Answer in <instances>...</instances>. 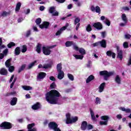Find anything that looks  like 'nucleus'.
<instances>
[{"label":"nucleus","mask_w":131,"mask_h":131,"mask_svg":"<svg viewBox=\"0 0 131 131\" xmlns=\"http://www.w3.org/2000/svg\"><path fill=\"white\" fill-rule=\"evenodd\" d=\"M59 97H61V94L56 90H52L46 94V101L52 105L58 104Z\"/></svg>","instance_id":"obj_1"},{"label":"nucleus","mask_w":131,"mask_h":131,"mask_svg":"<svg viewBox=\"0 0 131 131\" xmlns=\"http://www.w3.org/2000/svg\"><path fill=\"white\" fill-rule=\"evenodd\" d=\"M77 121H78V117L75 116L71 118V115L68 113L66 114V121L67 124H72V123H75Z\"/></svg>","instance_id":"obj_2"},{"label":"nucleus","mask_w":131,"mask_h":131,"mask_svg":"<svg viewBox=\"0 0 131 131\" xmlns=\"http://www.w3.org/2000/svg\"><path fill=\"white\" fill-rule=\"evenodd\" d=\"M55 47H56V45L42 47V51L43 54L45 56H50V55H51V53H52V50H51V49H54V48H55Z\"/></svg>","instance_id":"obj_3"},{"label":"nucleus","mask_w":131,"mask_h":131,"mask_svg":"<svg viewBox=\"0 0 131 131\" xmlns=\"http://www.w3.org/2000/svg\"><path fill=\"white\" fill-rule=\"evenodd\" d=\"M99 75L101 76H103V78L104 80H108V78H109L110 76H112V75H114V72H109L106 70L102 71L99 72Z\"/></svg>","instance_id":"obj_4"},{"label":"nucleus","mask_w":131,"mask_h":131,"mask_svg":"<svg viewBox=\"0 0 131 131\" xmlns=\"http://www.w3.org/2000/svg\"><path fill=\"white\" fill-rule=\"evenodd\" d=\"M48 127L54 131H61V129L58 127V124L55 122H50L48 124Z\"/></svg>","instance_id":"obj_5"},{"label":"nucleus","mask_w":131,"mask_h":131,"mask_svg":"<svg viewBox=\"0 0 131 131\" xmlns=\"http://www.w3.org/2000/svg\"><path fill=\"white\" fill-rule=\"evenodd\" d=\"M2 129H11L13 127L12 123L8 122H3L0 125Z\"/></svg>","instance_id":"obj_6"},{"label":"nucleus","mask_w":131,"mask_h":131,"mask_svg":"<svg viewBox=\"0 0 131 131\" xmlns=\"http://www.w3.org/2000/svg\"><path fill=\"white\" fill-rule=\"evenodd\" d=\"M116 49L117 53V58L122 61V59H123V51H122V50L120 49L118 46H117Z\"/></svg>","instance_id":"obj_7"},{"label":"nucleus","mask_w":131,"mask_h":131,"mask_svg":"<svg viewBox=\"0 0 131 131\" xmlns=\"http://www.w3.org/2000/svg\"><path fill=\"white\" fill-rule=\"evenodd\" d=\"M74 50H75L76 52H79V53L82 55L84 56V55H85L86 54V52H85V50L82 48H78L76 45L74 46Z\"/></svg>","instance_id":"obj_8"},{"label":"nucleus","mask_w":131,"mask_h":131,"mask_svg":"<svg viewBox=\"0 0 131 131\" xmlns=\"http://www.w3.org/2000/svg\"><path fill=\"white\" fill-rule=\"evenodd\" d=\"M93 27L97 29V30H102L103 29V25L101 22L95 23L93 24Z\"/></svg>","instance_id":"obj_9"},{"label":"nucleus","mask_w":131,"mask_h":131,"mask_svg":"<svg viewBox=\"0 0 131 131\" xmlns=\"http://www.w3.org/2000/svg\"><path fill=\"white\" fill-rule=\"evenodd\" d=\"M91 10L92 12H96V13H97L98 14H101V8L100 7L97 6L95 8V6H92L91 7Z\"/></svg>","instance_id":"obj_10"},{"label":"nucleus","mask_w":131,"mask_h":131,"mask_svg":"<svg viewBox=\"0 0 131 131\" xmlns=\"http://www.w3.org/2000/svg\"><path fill=\"white\" fill-rule=\"evenodd\" d=\"M39 28H41V29H43V28H45L46 29H48L49 28V26H50V22L49 21H44L43 23V24L39 25Z\"/></svg>","instance_id":"obj_11"},{"label":"nucleus","mask_w":131,"mask_h":131,"mask_svg":"<svg viewBox=\"0 0 131 131\" xmlns=\"http://www.w3.org/2000/svg\"><path fill=\"white\" fill-rule=\"evenodd\" d=\"M47 76V73L45 72H40L38 73V75L37 76V79H43L45 77Z\"/></svg>","instance_id":"obj_12"},{"label":"nucleus","mask_w":131,"mask_h":131,"mask_svg":"<svg viewBox=\"0 0 131 131\" xmlns=\"http://www.w3.org/2000/svg\"><path fill=\"white\" fill-rule=\"evenodd\" d=\"M99 46L103 49L107 48V42L105 39H102L101 41H99Z\"/></svg>","instance_id":"obj_13"},{"label":"nucleus","mask_w":131,"mask_h":131,"mask_svg":"<svg viewBox=\"0 0 131 131\" xmlns=\"http://www.w3.org/2000/svg\"><path fill=\"white\" fill-rule=\"evenodd\" d=\"M87 127H88V122L85 121H83V122H82V123L81 125V130H85Z\"/></svg>","instance_id":"obj_14"},{"label":"nucleus","mask_w":131,"mask_h":131,"mask_svg":"<svg viewBox=\"0 0 131 131\" xmlns=\"http://www.w3.org/2000/svg\"><path fill=\"white\" fill-rule=\"evenodd\" d=\"M106 55L108 56V57H112L113 59H115V57L116 56L115 53L112 52V51L110 50L106 52Z\"/></svg>","instance_id":"obj_15"},{"label":"nucleus","mask_w":131,"mask_h":131,"mask_svg":"<svg viewBox=\"0 0 131 131\" xmlns=\"http://www.w3.org/2000/svg\"><path fill=\"white\" fill-rule=\"evenodd\" d=\"M36 52L38 54H40L41 53V44L38 43L36 47Z\"/></svg>","instance_id":"obj_16"},{"label":"nucleus","mask_w":131,"mask_h":131,"mask_svg":"<svg viewBox=\"0 0 131 131\" xmlns=\"http://www.w3.org/2000/svg\"><path fill=\"white\" fill-rule=\"evenodd\" d=\"M40 108V103L39 102H37L32 106V109L33 110H37Z\"/></svg>","instance_id":"obj_17"},{"label":"nucleus","mask_w":131,"mask_h":131,"mask_svg":"<svg viewBox=\"0 0 131 131\" xmlns=\"http://www.w3.org/2000/svg\"><path fill=\"white\" fill-rule=\"evenodd\" d=\"M17 102H18V98L17 97H13L10 101V104L11 106H15L17 104Z\"/></svg>","instance_id":"obj_18"},{"label":"nucleus","mask_w":131,"mask_h":131,"mask_svg":"<svg viewBox=\"0 0 131 131\" xmlns=\"http://www.w3.org/2000/svg\"><path fill=\"white\" fill-rule=\"evenodd\" d=\"M58 72V74L57 76V78L58 79H63V78H64V72L63 71H60V72Z\"/></svg>","instance_id":"obj_19"},{"label":"nucleus","mask_w":131,"mask_h":131,"mask_svg":"<svg viewBox=\"0 0 131 131\" xmlns=\"http://www.w3.org/2000/svg\"><path fill=\"white\" fill-rule=\"evenodd\" d=\"M90 112V114L91 115V118H92V120L93 121H96V120H97V119H96V117L95 116V113H94V111H93V110H92V108H90L89 109Z\"/></svg>","instance_id":"obj_20"},{"label":"nucleus","mask_w":131,"mask_h":131,"mask_svg":"<svg viewBox=\"0 0 131 131\" xmlns=\"http://www.w3.org/2000/svg\"><path fill=\"white\" fill-rule=\"evenodd\" d=\"M0 74L1 75H8V71L5 68H2L0 70Z\"/></svg>","instance_id":"obj_21"},{"label":"nucleus","mask_w":131,"mask_h":131,"mask_svg":"<svg viewBox=\"0 0 131 131\" xmlns=\"http://www.w3.org/2000/svg\"><path fill=\"white\" fill-rule=\"evenodd\" d=\"M95 79V76L93 75L89 76L88 78L86 79V83H89L91 82L92 80H94Z\"/></svg>","instance_id":"obj_22"},{"label":"nucleus","mask_w":131,"mask_h":131,"mask_svg":"<svg viewBox=\"0 0 131 131\" xmlns=\"http://www.w3.org/2000/svg\"><path fill=\"white\" fill-rule=\"evenodd\" d=\"M105 85H106V83L105 82H103L102 83H101L99 88V93H102V92H103V91H104V89H105Z\"/></svg>","instance_id":"obj_23"},{"label":"nucleus","mask_w":131,"mask_h":131,"mask_svg":"<svg viewBox=\"0 0 131 131\" xmlns=\"http://www.w3.org/2000/svg\"><path fill=\"white\" fill-rule=\"evenodd\" d=\"M20 53H21L20 47H16L14 50V55H15V56H19V55H20Z\"/></svg>","instance_id":"obj_24"},{"label":"nucleus","mask_w":131,"mask_h":131,"mask_svg":"<svg viewBox=\"0 0 131 131\" xmlns=\"http://www.w3.org/2000/svg\"><path fill=\"white\" fill-rule=\"evenodd\" d=\"M121 19L124 23H127V22H128V20L127 19V17H126V15H125V13L122 14Z\"/></svg>","instance_id":"obj_25"},{"label":"nucleus","mask_w":131,"mask_h":131,"mask_svg":"<svg viewBox=\"0 0 131 131\" xmlns=\"http://www.w3.org/2000/svg\"><path fill=\"white\" fill-rule=\"evenodd\" d=\"M12 61V58H9L8 59H7L6 60V61L5 62V66L7 68H8V67H10L11 65V62Z\"/></svg>","instance_id":"obj_26"},{"label":"nucleus","mask_w":131,"mask_h":131,"mask_svg":"<svg viewBox=\"0 0 131 131\" xmlns=\"http://www.w3.org/2000/svg\"><path fill=\"white\" fill-rule=\"evenodd\" d=\"M115 80L116 82L118 83V84H120V83H121V79H120V77H119V75H118L116 76Z\"/></svg>","instance_id":"obj_27"},{"label":"nucleus","mask_w":131,"mask_h":131,"mask_svg":"<svg viewBox=\"0 0 131 131\" xmlns=\"http://www.w3.org/2000/svg\"><path fill=\"white\" fill-rule=\"evenodd\" d=\"M65 45L67 48H69V47H71V46H73V45H74V42L72 41H67L66 42Z\"/></svg>","instance_id":"obj_28"},{"label":"nucleus","mask_w":131,"mask_h":131,"mask_svg":"<svg viewBox=\"0 0 131 131\" xmlns=\"http://www.w3.org/2000/svg\"><path fill=\"white\" fill-rule=\"evenodd\" d=\"M26 68V64H24L21 65V66L19 68V69L18 70V73H20L21 72H22V71H23V70H24V69H25Z\"/></svg>","instance_id":"obj_29"},{"label":"nucleus","mask_w":131,"mask_h":131,"mask_svg":"<svg viewBox=\"0 0 131 131\" xmlns=\"http://www.w3.org/2000/svg\"><path fill=\"white\" fill-rule=\"evenodd\" d=\"M74 57H75V59L77 60H82L83 59V55H74Z\"/></svg>","instance_id":"obj_30"},{"label":"nucleus","mask_w":131,"mask_h":131,"mask_svg":"<svg viewBox=\"0 0 131 131\" xmlns=\"http://www.w3.org/2000/svg\"><path fill=\"white\" fill-rule=\"evenodd\" d=\"M56 69H57V72H59L60 71H62V63H58L57 65Z\"/></svg>","instance_id":"obj_31"},{"label":"nucleus","mask_w":131,"mask_h":131,"mask_svg":"<svg viewBox=\"0 0 131 131\" xmlns=\"http://www.w3.org/2000/svg\"><path fill=\"white\" fill-rule=\"evenodd\" d=\"M101 120H104L108 122L109 120V116H102L100 117Z\"/></svg>","instance_id":"obj_32"},{"label":"nucleus","mask_w":131,"mask_h":131,"mask_svg":"<svg viewBox=\"0 0 131 131\" xmlns=\"http://www.w3.org/2000/svg\"><path fill=\"white\" fill-rule=\"evenodd\" d=\"M1 15L3 17H7V16L11 15V11L8 12H7V11H3Z\"/></svg>","instance_id":"obj_33"},{"label":"nucleus","mask_w":131,"mask_h":131,"mask_svg":"<svg viewBox=\"0 0 131 131\" xmlns=\"http://www.w3.org/2000/svg\"><path fill=\"white\" fill-rule=\"evenodd\" d=\"M21 8V3L18 2L17 3L16 8H15V11L16 12H18V11H20V8Z\"/></svg>","instance_id":"obj_34"},{"label":"nucleus","mask_w":131,"mask_h":131,"mask_svg":"<svg viewBox=\"0 0 131 131\" xmlns=\"http://www.w3.org/2000/svg\"><path fill=\"white\" fill-rule=\"evenodd\" d=\"M42 68L44 69H49V68H52V64L51 63L45 64L43 66Z\"/></svg>","instance_id":"obj_35"},{"label":"nucleus","mask_w":131,"mask_h":131,"mask_svg":"<svg viewBox=\"0 0 131 131\" xmlns=\"http://www.w3.org/2000/svg\"><path fill=\"white\" fill-rule=\"evenodd\" d=\"M23 89L25 91H30V90H32V87L28 85H24L23 86Z\"/></svg>","instance_id":"obj_36"},{"label":"nucleus","mask_w":131,"mask_h":131,"mask_svg":"<svg viewBox=\"0 0 131 131\" xmlns=\"http://www.w3.org/2000/svg\"><path fill=\"white\" fill-rule=\"evenodd\" d=\"M27 52V46L24 45L22 46L21 53H26Z\"/></svg>","instance_id":"obj_37"},{"label":"nucleus","mask_w":131,"mask_h":131,"mask_svg":"<svg viewBox=\"0 0 131 131\" xmlns=\"http://www.w3.org/2000/svg\"><path fill=\"white\" fill-rule=\"evenodd\" d=\"M36 60H35L34 62L30 63L28 67V69H31V68H32V67H33V66H34L35 65V63H36Z\"/></svg>","instance_id":"obj_38"},{"label":"nucleus","mask_w":131,"mask_h":131,"mask_svg":"<svg viewBox=\"0 0 131 131\" xmlns=\"http://www.w3.org/2000/svg\"><path fill=\"white\" fill-rule=\"evenodd\" d=\"M15 46H16V43H15L14 42H10L7 45V47L9 48V49H11L12 48V47H15Z\"/></svg>","instance_id":"obj_39"},{"label":"nucleus","mask_w":131,"mask_h":131,"mask_svg":"<svg viewBox=\"0 0 131 131\" xmlns=\"http://www.w3.org/2000/svg\"><path fill=\"white\" fill-rule=\"evenodd\" d=\"M8 71L9 72H14V71L15 70V67L14 66H10L9 67H8Z\"/></svg>","instance_id":"obj_40"},{"label":"nucleus","mask_w":131,"mask_h":131,"mask_svg":"<svg viewBox=\"0 0 131 131\" xmlns=\"http://www.w3.org/2000/svg\"><path fill=\"white\" fill-rule=\"evenodd\" d=\"M74 18H75L74 20V25H76L79 23V22H80V18L79 17H76V16H74Z\"/></svg>","instance_id":"obj_41"},{"label":"nucleus","mask_w":131,"mask_h":131,"mask_svg":"<svg viewBox=\"0 0 131 131\" xmlns=\"http://www.w3.org/2000/svg\"><path fill=\"white\" fill-rule=\"evenodd\" d=\"M8 53H9V49H6L3 51L2 54L4 55V57L8 56Z\"/></svg>","instance_id":"obj_42"},{"label":"nucleus","mask_w":131,"mask_h":131,"mask_svg":"<svg viewBox=\"0 0 131 131\" xmlns=\"http://www.w3.org/2000/svg\"><path fill=\"white\" fill-rule=\"evenodd\" d=\"M56 8H55V7L52 6L51 7L49 10V12L50 14H53V13H54V12H55V10Z\"/></svg>","instance_id":"obj_43"},{"label":"nucleus","mask_w":131,"mask_h":131,"mask_svg":"<svg viewBox=\"0 0 131 131\" xmlns=\"http://www.w3.org/2000/svg\"><path fill=\"white\" fill-rule=\"evenodd\" d=\"M68 77L70 80H72V81L74 80V76H73L71 74H68Z\"/></svg>","instance_id":"obj_44"},{"label":"nucleus","mask_w":131,"mask_h":131,"mask_svg":"<svg viewBox=\"0 0 131 131\" xmlns=\"http://www.w3.org/2000/svg\"><path fill=\"white\" fill-rule=\"evenodd\" d=\"M68 26H69V24L67 23L65 25V26L62 27L61 28H60V30L61 31H63V30H66V29H67V27H68Z\"/></svg>","instance_id":"obj_45"},{"label":"nucleus","mask_w":131,"mask_h":131,"mask_svg":"<svg viewBox=\"0 0 131 131\" xmlns=\"http://www.w3.org/2000/svg\"><path fill=\"white\" fill-rule=\"evenodd\" d=\"M56 86H57V85H56V83L55 82H53L50 85V89L53 90L54 89H56Z\"/></svg>","instance_id":"obj_46"},{"label":"nucleus","mask_w":131,"mask_h":131,"mask_svg":"<svg viewBox=\"0 0 131 131\" xmlns=\"http://www.w3.org/2000/svg\"><path fill=\"white\" fill-rule=\"evenodd\" d=\"M86 30L88 32H91V31L92 30V26L90 24L88 25L86 28Z\"/></svg>","instance_id":"obj_47"},{"label":"nucleus","mask_w":131,"mask_h":131,"mask_svg":"<svg viewBox=\"0 0 131 131\" xmlns=\"http://www.w3.org/2000/svg\"><path fill=\"white\" fill-rule=\"evenodd\" d=\"M100 125H107L108 124V122L104 121H100L99 122Z\"/></svg>","instance_id":"obj_48"},{"label":"nucleus","mask_w":131,"mask_h":131,"mask_svg":"<svg viewBox=\"0 0 131 131\" xmlns=\"http://www.w3.org/2000/svg\"><path fill=\"white\" fill-rule=\"evenodd\" d=\"M34 125H35V124H34V123H31V124H29L27 126L28 129H32V127H33L34 126Z\"/></svg>","instance_id":"obj_49"},{"label":"nucleus","mask_w":131,"mask_h":131,"mask_svg":"<svg viewBox=\"0 0 131 131\" xmlns=\"http://www.w3.org/2000/svg\"><path fill=\"white\" fill-rule=\"evenodd\" d=\"M95 104L96 105H98V104H101V99H100V98L99 97L96 98Z\"/></svg>","instance_id":"obj_50"},{"label":"nucleus","mask_w":131,"mask_h":131,"mask_svg":"<svg viewBox=\"0 0 131 131\" xmlns=\"http://www.w3.org/2000/svg\"><path fill=\"white\" fill-rule=\"evenodd\" d=\"M35 22L37 24V25H39L41 23V18H38L36 19Z\"/></svg>","instance_id":"obj_51"},{"label":"nucleus","mask_w":131,"mask_h":131,"mask_svg":"<svg viewBox=\"0 0 131 131\" xmlns=\"http://www.w3.org/2000/svg\"><path fill=\"white\" fill-rule=\"evenodd\" d=\"M123 47L124 49H127L128 48V42L127 41H125L123 44Z\"/></svg>","instance_id":"obj_52"},{"label":"nucleus","mask_w":131,"mask_h":131,"mask_svg":"<svg viewBox=\"0 0 131 131\" xmlns=\"http://www.w3.org/2000/svg\"><path fill=\"white\" fill-rule=\"evenodd\" d=\"M131 37V35L129 34H126L125 35V38L126 39H130Z\"/></svg>","instance_id":"obj_53"},{"label":"nucleus","mask_w":131,"mask_h":131,"mask_svg":"<svg viewBox=\"0 0 131 131\" xmlns=\"http://www.w3.org/2000/svg\"><path fill=\"white\" fill-rule=\"evenodd\" d=\"M105 24L107 25V26H110L111 23L110 22V20H109V19L106 18Z\"/></svg>","instance_id":"obj_54"},{"label":"nucleus","mask_w":131,"mask_h":131,"mask_svg":"<svg viewBox=\"0 0 131 131\" xmlns=\"http://www.w3.org/2000/svg\"><path fill=\"white\" fill-rule=\"evenodd\" d=\"M87 128L88 129V130H90V129H93V128H94V127H93L92 124H87Z\"/></svg>","instance_id":"obj_55"},{"label":"nucleus","mask_w":131,"mask_h":131,"mask_svg":"<svg viewBox=\"0 0 131 131\" xmlns=\"http://www.w3.org/2000/svg\"><path fill=\"white\" fill-rule=\"evenodd\" d=\"M130 65H131V55L129 57V59L128 60V62L127 63V66H130Z\"/></svg>","instance_id":"obj_56"},{"label":"nucleus","mask_w":131,"mask_h":131,"mask_svg":"<svg viewBox=\"0 0 131 131\" xmlns=\"http://www.w3.org/2000/svg\"><path fill=\"white\" fill-rule=\"evenodd\" d=\"M93 47H99L100 46V41L93 44Z\"/></svg>","instance_id":"obj_57"},{"label":"nucleus","mask_w":131,"mask_h":131,"mask_svg":"<svg viewBox=\"0 0 131 131\" xmlns=\"http://www.w3.org/2000/svg\"><path fill=\"white\" fill-rule=\"evenodd\" d=\"M31 34V31L30 30L27 31L26 33V37H29Z\"/></svg>","instance_id":"obj_58"},{"label":"nucleus","mask_w":131,"mask_h":131,"mask_svg":"<svg viewBox=\"0 0 131 131\" xmlns=\"http://www.w3.org/2000/svg\"><path fill=\"white\" fill-rule=\"evenodd\" d=\"M61 33H62V31L60 29L59 30L57 31V32L55 34V35H56V36H58V35H60Z\"/></svg>","instance_id":"obj_59"},{"label":"nucleus","mask_w":131,"mask_h":131,"mask_svg":"<svg viewBox=\"0 0 131 131\" xmlns=\"http://www.w3.org/2000/svg\"><path fill=\"white\" fill-rule=\"evenodd\" d=\"M101 36L102 38H105L106 36V32H101Z\"/></svg>","instance_id":"obj_60"},{"label":"nucleus","mask_w":131,"mask_h":131,"mask_svg":"<svg viewBox=\"0 0 131 131\" xmlns=\"http://www.w3.org/2000/svg\"><path fill=\"white\" fill-rule=\"evenodd\" d=\"M52 16H59V12H58V11H56L54 13L53 12L52 13Z\"/></svg>","instance_id":"obj_61"},{"label":"nucleus","mask_w":131,"mask_h":131,"mask_svg":"<svg viewBox=\"0 0 131 131\" xmlns=\"http://www.w3.org/2000/svg\"><path fill=\"white\" fill-rule=\"evenodd\" d=\"M49 78L52 81H56V78L54 76H50Z\"/></svg>","instance_id":"obj_62"},{"label":"nucleus","mask_w":131,"mask_h":131,"mask_svg":"<svg viewBox=\"0 0 131 131\" xmlns=\"http://www.w3.org/2000/svg\"><path fill=\"white\" fill-rule=\"evenodd\" d=\"M6 46L5 45H2L0 46V53H2V50L3 49H5Z\"/></svg>","instance_id":"obj_63"},{"label":"nucleus","mask_w":131,"mask_h":131,"mask_svg":"<svg viewBox=\"0 0 131 131\" xmlns=\"http://www.w3.org/2000/svg\"><path fill=\"white\" fill-rule=\"evenodd\" d=\"M125 112H126V113H131L130 109L129 108L126 109L125 111Z\"/></svg>","instance_id":"obj_64"}]
</instances>
